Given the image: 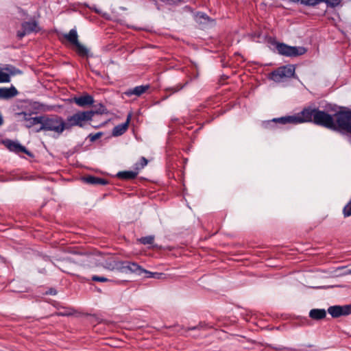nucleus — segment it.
<instances>
[{
	"mask_svg": "<svg viewBox=\"0 0 351 351\" xmlns=\"http://www.w3.org/2000/svg\"><path fill=\"white\" fill-rule=\"evenodd\" d=\"M344 107H339L336 104H329L326 106V110L317 108L314 123L315 125L324 127L332 131H339V117L343 113Z\"/></svg>",
	"mask_w": 351,
	"mask_h": 351,
	"instance_id": "obj_1",
	"label": "nucleus"
},
{
	"mask_svg": "<svg viewBox=\"0 0 351 351\" xmlns=\"http://www.w3.org/2000/svg\"><path fill=\"white\" fill-rule=\"evenodd\" d=\"M113 268L125 274H135L138 276H141L143 274H145L146 278L159 279L162 275V273L147 271L137 263L130 261H114Z\"/></svg>",
	"mask_w": 351,
	"mask_h": 351,
	"instance_id": "obj_2",
	"label": "nucleus"
},
{
	"mask_svg": "<svg viewBox=\"0 0 351 351\" xmlns=\"http://www.w3.org/2000/svg\"><path fill=\"white\" fill-rule=\"evenodd\" d=\"M40 126L36 130L37 132L40 131L53 132L59 136L64 130H66V122L64 119L57 114L50 116H42Z\"/></svg>",
	"mask_w": 351,
	"mask_h": 351,
	"instance_id": "obj_3",
	"label": "nucleus"
},
{
	"mask_svg": "<svg viewBox=\"0 0 351 351\" xmlns=\"http://www.w3.org/2000/svg\"><path fill=\"white\" fill-rule=\"evenodd\" d=\"M271 44L275 46L278 53L286 57H298L304 54L307 49L302 46H290L284 43H280L275 40H271Z\"/></svg>",
	"mask_w": 351,
	"mask_h": 351,
	"instance_id": "obj_4",
	"label": "nucleus"
},
{
	"mask_svg": "<svg viewBox=\"0 0 351 351\" xmlns=\"http://www.w3.org/2000/svg\"><path fill=\"white\" fill-rule=\"evenodd\" d=\"M292 3L300 5L302 7L311 8L318 11H314L313 14L317 15H324L328 9L335 8L338 5H342V1H291Z\"/></svg>",
	"mask_w": 351,
	"mask_h": 351,
	"instance_id": "obj_5",
	"label": "nucleus"
},
{
	"mask_svg": "<svg viewBox=\"0 0 351 351\" xmlns=\"http://www.w3.org/2000/svg\"><path fill=\"white\" fill-rule=\"evenodd\" d=\"M91 114L92 112H88V110L78 111L72 116L68 117L66 119L67 122H66V129L69 130L73 126L83 128L85 121H90L92 120Z\"/></svg>",
	"mask_w": 351,
	"mask_h": 351,
	"instance_id": "obj_6",
	"label": "nucleus"
},
{
	"mask_svg": "<svg viewBox=\"0 0 351 351\" xmlns=\"http://www.w3.org/2000/svg\"><path fill=\"white\" fill-rule=\"evenodd\" d=\"M317 108L311 106L304 108L301 112L293 115L294 125L303 123H314L315 114Z\"/></svg>",
	"mask_w": 351,
	"mask_h": 351,
	"instance_id": "obj_7",
	"label": "nucleus"
},
{
	"mask_svg": "<svg viewBox=\"0 0 351 351\" xmlns=\"http://www.w3.org/2000/svg\"><path fill=\"white\" fill-rule=\"evenodd\" d=\"M40 30L38 27V22L35 20L29 21H24L21 23V29L16 32V37L21 40L26 35H29L33 32L37 33Z\"/></svg>",
	"mask_w": 351,
	"mask_h": 351,
	"instance_id": "obj_8",
	"label": "nucleus"
},
{
	"mask_svg": "<svg viewBox=\"0 0 351 351\" xmlns=\"http://www.w3.org/2000/svg\"><path fill=\"white\" fill-rule=\"evenodd\" d=\"M339 122V132H347L351 136V110L344 108L343 113L340 114Z\"/></svg>",
	"mask_w": 351,
	"mask_h": 351,
	"instance_id": "obj_9",
	"label": "nucleus"
},
{
	"mask_svg": "<svg viewBox=\"0 0 351 351\" xmlns=\"http://www.w3.org/2000/svg\"><path fill=\"white\" fill-rule=\"evenodd\" d=\"M327 312L332 318L351 315V304L346 305H334L328 307Z\"/></svg>",
	"mask_w": 351,
	"mask_h": 351,
	"instance_id": "obj_10",
	"label": "nucleus"
},
{
	"mask_svg": "<svg viewBox=\"0 0 351 351\" xmlns=\"http://www.w3.org/2000/svg\"><path fill=\"white\" fill-rule=\"evenodd\" d=\"M3 144L10 152H14L16 154L24 153L28 156H34V154L30 151H29L25 146L22 145L18 141L6 139L3 141Z\"/></svg>",
	"mask_w": 351,
	"mask_h": 351,
	"instance_id": "obj_11",
	"label": "nucleus"
},
{
	"mask_svg": "<svg viewBox=\"0 0 351 351\" xmlns=\"http://www.w3.org/2000/svg\"><path fill=\"white\" fill-rule=\"evenodd\" d=\"M33 112L27 113L26 112H21L16 113V115L21 117V120L25 122V127L30 128L33 125L40 124L42 121V116L32 117V114Z\"/></svg>",
	"mask_w": 351,
	"mask_h": 351,
	"instance_id": "obj_12",
	"label": "nucleus"
},
{
	"mask_svg": "<svg viewBox=\"0 0 351 351\" xmlns=\"http://www.w3.org/2000/svg\"><path fill=\"white\" fill-rule=\"evenodd\" d=\"M71 101L74 102L80 107H86L93 105L95 100L92 95L85 93L84 95L79 97H74L71 99Z\"/></svg>",
	"mask_w": 351,
	"mask_h": 351,
	"instance_id": "obj_13",
	"label": "nucleus"
},
{
	"mask_svg": "<svg viewBox=\"0 0 351 351\" xmlns=\"http://www.w3.org/2000/svg\"><path fill=\"white\" fill-rule=\"evenodd\" d=\"M194 19L197 23L202 25V28L206 27L210 23L214 22L206 13L197 12L194 15Z\"/></svg>",
	"mask_w": 351,
	"mask_h": 351,
	"instance_id": "obj_14",
	"label": "nucleus"
},
{
	"mask_svg": "<svg viewBox=\"0 0 351 351\" xmlns=\"http://www.w3.org/2000/svg\"><path fill=\"white\" fill-rule=\"evenodd\" d=\"M81 179L84 182L91 185L104 186L108 184V181L106 179L91 175L84 176Z\"/></svg>",
	"mask_w": 351,
	"mask_h": 351,
	"instance_id": "obj_15",
	"label": "nucleus"
},
{
	"mask_svg": "<svg viewBox=\"0 0 351 351\" xmlns=\"http://www.w3.org/2000/svg\"><path fill=\"white\" fill-rule=\"evenodd\" d=\"M19 94L17 89L12 85L10 88L1 87L0 88V99H9L16 96Z\"/></svg>",
	"mask_w": 351,
	"mask_h": 351,
	"instance_id": "obj_16",
	"label": "nucleus"
},
{
	"mask_svg": "<svg viewBox=\"0 0 351 351\" xmlns=\"http://www.w3.org/2000/svg\"><path fill=\"white\" fill-rule=\"evenodd\" d=\"M130 118L131 114H130L124 123L119 124L113 128L112 132V134L113 136H119L125 132L128 128L129 123L130 121Z\"/></svg>",
	"mask_w": 351,
	"mask_h": 351,
	"instance_id": "obj_17",
	"label": "nucleus"
},
{
	"mask_svg": "<svg viewBox=\"0 0 351 351\" xmlns=\"http://www.w3.org/2000/svg\"><path fill=\"white\" fill-rule=\"evenodd\" d=\"M149 88V84L137 86L133 88H130V89L127 90L124 93V94L128 97H130L133 95H135L136 96H141L143 93H144Z\"/></svg>",
	"mask_w": 351,
	"mask_h": 351,
	"instance_id": "obj_18",
	"label": "nucleus"
},
{
	"mask_svg": "<svg viewBox=\"0 0 351 351\" xmlns=\"http://www.w3.org/2000/svg\"><path fill=\"white\" fill-rule=\"evenodd\" d=\"M327 311L324 308H313L309 311L308 316L314 320H321L326 317Z\"/></svg>",
	"mask_w": 351,
	"mask_h": 351,
	"instance_id": "obj_19",
	"label": "nucleus"
},
{
	"mask_svg": "<svg viewBox=\"0 0 351 351\" xmlns=\"http://www.w3.org/2000/svg\"><path fill=\"white\" fill-rule=\"evenodd\" d=\"M14 67L6 66L3 69H0V83H8L10 82V75H13L14 73L12 71Z\"/></svg>",
	"mask_w": 351,
	"mask_h": 351,
	"instance_id": "obj_20",
	"label": "nucleus"
},
{
	"mask_svg": "<svg viewBox=\"0 0 351 351\" xmlns=\"http://www.w3.org/2000/svg\"><path fill=\"white\" fill-rule=\"evenodd\" d=\"M279 69L280 70L282 75L284 77H294L295 71V65L287 64V65L279 67Z\"/></svg>",
	"mask_w": 351,
	"mask_h": 351,
	"instance_id": "obj_21",
	"label": "nucleus"
},
{
	"mask_svg": "<svg viewBox=\"0 0 351 351\" xmlns=\"http://www.w3.org/2000/svg\"><path fill=\"white\" fill-rule=\"evenodd\" d=\"M137 171H119L117 174V177L123 180H134L137 177Z\"/></svg>",
	"mask_w": 351,
	"mask_h": 351,
	"instance_id": "obj_22",
	"label": "nucleus"
},
{
	"mask_svg": "<svg viewBox=\"0 0 351 351\" xmlns=\"http://www.w3.org/2000/svg\"><path fill=\"white\" fill-rule=\"evenodd\" d=\"M93 109L90 110H88V112H91V118L93 119L95 114H108V111L106 107L101 103H99L97 104H93Z\"/></svg>",
	"mask_w": 351,
	"mask_h": 351,
	"instance_id": "obj_23",
	"label": "nucleus"
},
{
	"mask_svg": "<svg viewBox=\"0 0 351 351\" xmlns=\"http://www.w3.org/2000/svg\"><path fill=\"white\" fill-rule=\"evenodd\" d=\"M76 47V53L80 57H92L93 54L90 53L89 49L82 45L80 42L74 45Z\"/></svg>",
	"mask_w": 351,
	"mask_h": 351,
	"instance_id": "obj_24",
	"label": "nucleus"
},
{
	"mask_svg": "<svg viewBox=\"0 0 351 351\" xmlns=\"http://www.w3.org/2000/svg\"><path fill=\"white\" fill-rule=\"evenodd\" d=\"M272 122L275 124L287 125V124H294V120L293 115L285 116L278 118H274L271 119Z\"/></svg>",
	"mask_w": 351,
	"mask_h": 351,
	"instance_id": "obj_25",
	"label": "nucleus"
},
{
	"mask_svg": "<svg viewBox=\"0 0 351 351\" xmlns=\"http://www.w3.org/2000/svg\"><path fill=\"white\" fill-rule=\"evenodd\" d=\"M62 310L54 313L52 316L69 317L74 315L75 311L71 307L61 306Z\"/></svg>",
	"mask_w": 351,
	"mask_h": 351,
	"instance_id": "obj_26",
	"label": "nucleus"
},
{
	"mask_svg": "<svg viewBox=\"0 0 351 351\" xmlns=\"http://www.w3.org/2000/svg\"><path fill=\"white\" fill-rule=\"evenodd\" d=\"M91 279L93 281L101 282H115L117 285H121V284H123V283H125V282H128V280H111V279H109V278H106L104 276H97V275H93L91 277Z\"/></svg>",
	"mask_w": 351,
	"mask_h": 351,
	"instance_id": "obj_27",
	"label": "nucleus"
},
{
	"mask_svg": "<svg viewBox=\"0 0 351 351\" xmlns=\"http://www.w3.org/2000/svg\"><path fill=\"white\" fill-rule=\"evenodd\" d=\"M64 37L73 45L79 42L77 32L75 29H71L68 34L64 35Z\"/></svg>",
	"mask_w": 351,
	"mask_h": 351,
	"instance_id": "obj_28",
	"label": "nucleus"
},
{
	"mask_svg": "<svg viewBox=\"0 0 351 351\" xmlns=\"http://www.w3.org/2000/svg\"><path fill=\"white\" fill-rule=\"evenodd\" d=\"M148 163V160L146 158L142 156L139 161L136 162L134 166L133 169L135 171H137V174H138V172L143 169Z\"/></svg>",
	"mask_w": 351,
	"mask_h": 351,
	"instance_id": "obj_29",
	"label": "nucleus"
},
{
	"mask_svg": "<svg viewBox=\"0 0 351 351\" xmlns=\"http://www.w3.org/2000/svg\"><path fill=\"white\" fill-rule=\"evenodd\" d=\"M284 77L282 75V73L280 72V70L279 68L276 70L273 71L269 74V79L275 81V82H279Z\"/></svg>",
	"mask_w": 351,
	"mask_h": 351,
	"instance_id": "obj_30",
	"label": "nucleus"
},
{
	"mask_svg": "<svg viewBox=\"0 0 351 351\" xmlns=\"http://www.w3.org/2000/svg\"><path fill=\"white\" fill-rule=\"evenodd\" d=\"M154 235H148L146 237H142L138 239V241L143 245H150L154 243Z\"/></svg>",
	"mask_w": 351,
	"mask_h": 351,
	"instance_id": "obj_31",
	"label": "nucleus"
},
{
	"mask_svg": "<svg viewBox=\"0 0 351 351\" xmlns=\"http://www.w3.org/2000/svg\"><path fill=\"white\" fill-rule=\"evenodd\" d=\"M312 347H313V345H312V344L301 345L300 348H287V350H288V351H309L307 350V348H312Z\"/></svg>",
	"mask_w": 351,
	"mask_h": 351,
	"instance_id": "obj_32",
	"label": "nucleus"
},
{
	"mask_svg": "<svg viewBox=\"0 0 351 351\" xmlns=\"http://www.w3.org/2000/svg\"><path fill=\"white\" fill-rule=\"evenodd\" d=\"M188 84V82H186L185 84H178L176 85V86L174 87H169V88H166V90L167 91H169V90H171L172 93H177L178 92L179 90H182L184 87H185Z\"/></svg>",
	"mask_w": 351,
	"mask_h": 351,
	"instance_id": "obj_33",
	"label": "nucleus"
},
{
	"mask_svg": "<svg viewBox=\"0 0 351 351\" xmlns=\"http://www.w3.org/2000/svg\"><path fill=\"white\" fill-rule=\"evenodd\" d=\"M262 126L265 129H274L276 126V124H275L274 122H272L271 119H270L263 121L262 122Z\"/></svg>",
	"mask_w": 351,
	"mask_h": 351,
	"instance_id": "obj_34",
	"label": "nucleus"
},
{
	"mask_svg": "<svg viewBox=\"0 0 351 351\" xmlns=\"http://www.w3.org/2000/svg\"><path fill=\"white\" fill-rule=\"evenodd\" d=\"M102 135H103L102 132H98L95 134L91 133V134H88V138H89L90 142H94L96 140H97L98 138H99Z\"/></svg>",
	"mask_w": 351,
	"mask_h": 351,
	"instance_id": "obj_35",
	"label": "nucleus"
},
{
	"mask_svg": "<svg viewBox=\"0 0 351 351\" xmlns=\"http://www.w3.org/2000/svg\"><path fill=\"white\" fill-rule=\"evenodd\" d=\"M248 36H250L252 40L255 42L260 43L261 41V38L262 37V34L259 32H256L252 35H248Z\"/></svg>",
	"mask_w": 351,
	"mask_h": 351,
	"instance_id": "obj_36",
	"label": "nucleus"
},
{
	"mask_svg": "<svg viewBox=\"0 0 351 351\" xmlns=\"http://www.w3.org/2000/svg\"><path fill=\"white\" fill-rule=\"evenodd\" d=\"M84 5L90 9L94 10L96 13L101 14L102 12L101 10L97 8L95 5H90L88 3H86V2L84 3Z\"/></svg>",
	"mask_w": 351,
	"mask_h": 351,
	"instance_id": "obj_37",
	"label": "nucleus"
},
{
	"mask_svg": "<svg viewBox=\"0 0 351 351\" xmlns=\"http://www.w3.org/2000/svg\"><path fill=\"white\" fill-rule=\"evenodd\" d=\"M204 326H205V324H203L202 322H200L197 326H192V327H189L187 330H200V329L203 328Z\"/></svg>",
	"mask_w": 351,
	"mask_h": 351,
	"instance_id": "obj_38",
	"label": "nucleus"
},
{
	"mask_svg": "<svg viewBox=\"0 0 351 351\" xmlns=\"http://www.w3.org/2000/svg\"><path fill=\"white\" fill-rule=\"evenodd\" d=\"M269 347L274 350H278V351H282L284 350H287V347H285L282 346H274V345H271V346H269Z\"/></svg>",
	"mask_w": 351,
	"mask_h": 351,
	"instance_id": "obj_39",
	"label": "nucleus"
},
{
	"mask_svg": "<svg viewBox=\"0 0 351 351\" xmlns=\"http://www.w3.org/2000/svg\"><path fill=\"white\" fill-rule=\"evenodd\" d=\"M47 294L55 295L57 293V291L55 288H50L48 291L46 292Z\"/></svg>",
	"mask_w": 351,
	"mask_h": 351,
	"instance_id": "obj_40",
	"label": "nucleus"
},
{
	"mask_svg": "<svg viewBox=\"0 0 351 351\" xmlns=\"http://www.w3.org/2000/svg\"><path fill=\"white\" fill-rule=\"evenodd\" d=\"M61 306H61L60 304H57L56 305H55V307H56L58 311L62 310Z\"/></svg>",
	"mask_w": 351,
	"mask_h": 351,
	"instance_id": "obj_41",
	"label": "nucleus"
},
{
	"mask_svg": "<svg viewBox=\"0 0 351 351\" xmlns=\"http://www.w3.org/2000/svg\"><path fill=\"white\" fill-rule=\"evenodd\" d=\"M267 5V3L265 2V1H262V3H261L260 6L261 7H265Z\"/></svg>",
	"mask_w": 351,
	"mask_h": 351,
	"instance_id": "obj_42",
	"label": "nucleus"
},
{
	"mask_svg": "<svg viewBox=\"0 0 351 351\" xmlns=\"http://www.w3.org/2000/svg\"><path fill=\"white\" fill-rule=\"evenodd\" d=\"M0 260L2 263H5V258L0 255Z\"/></svg>",
	"mask_w": 351,
	"mask_h": 351,
	"instance_id": "obj_43",
	"label": "nucleus"
},
{
	"mask_svg": "<svg viewBox=\"0 0 351 351\" xmlns=\"http://www.w3.org/2000/svg\"><path fill=\"white\" fill-rule=\"evenodd\" d=\"M245 319L246 322H249L250 319L247 317H244V312H243V320Z\"/></svg>",
	"mask_w": 351,
	"mask_h": 351,
	"instance_id": "obj_44",
	"label": "nucleus"
},
{
	"mask_svg": "<svg viewBox=\"0 0 351 351\" xmlns=\"http://www.w3.org/2000/svg\"><path fill=\"white\" fill-rule=\"evenodd\" d=\"M155 5H156V6L157 7L158 9H160L159 7H158V1H155Z\"/></svg>",
	"mask_w": 351,
	"mask_h": 351,
	"instance_id": "obj_45",
	"label": "nucleus"
},
{
	"mask_svg": "<svg viewBox=\"0 0 351 351\" xmlns=\"http://www.w3.org/2000/svg\"><path fill=\"white\" fill-rule=\"evenodd\" d=\"M308 319L307 318H304V323H308Z\"/></svg>",
	"mask_w": 351,
	"mask_h": 351,
	"instance_id": "obj_46",
	"label": "nucleus"
},
{
	"mask_svg": "<svg viewBox=\"0 0 351 351\" xmlns=\"http://www.w3.org/2000/svg\"><path fill=\"white\" fill-rule=\"evenodd\" d=\"M300 10H301V11H302V12H303L304 13H305V14H308V13L307 11H306V10H303L302 8H300Z\"/></svg>",
	"mask_w": 351,
	"mask_h": 351,
	"instance_id": "obj_47",
	"label": "nucleus"
},
{
	"mask_svg": "<svg viewBox=\"0 0 351 351\" xmlns=\"http://www.w3.org/2000/svg\"><path fill=\"white\" fill-rule=\"evenodd\" d=\"M99 126H100V125H95V126H93V127H94L95 128H99Z\"/></svg>",
	"mask_w": 351,
	"mask_h": 351,
	"instance_id": "obj_48",
	"label": "nucleus"
},
{
	"mask_svg": "<svg viewBox=\"0 0 351 351\" xmlns=\"http://www.w3.org/2000/svg\"><path fill=\"white\" fill-rule=\"evenodd\" d=\"M348 274H351V269H349V271H348Z\"/></svg>",
	"mask_w": 351,
	"mask_h": 351,
	"instance_id": "obj_49",
	"label": "nucleus"
}]
</instances>
